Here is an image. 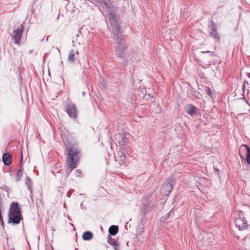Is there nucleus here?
Here are the masks:
<instances>
[{
  "mask_svg": "<svg viewBox=\"0 0 250 250\" xmlns=\"http://www.w3.org/2000/svg\"><path fill=\"white\" fill-rule=\"evenodd\" d=\"M117 44L116 46V55L117 59L124 65L128 63L136 62L138 59V55L135 52H131V54L127 50V47L125 44L123 36L119 38H115Z\"/></svg>",
  "mask_w": 250,
  "mask_h": 250,
  "instance_id": "nucleus-1",
  "label": "nucleus"
},
{
  "mask_svg": "<svg viewBox=\"0 0 250 250\" xmlns=\"http://www.w3.org/2000/svg\"><path fill=\"white\" fill-rule=\"evenodd\" d=\"M62 139L63 140L64 144L66 146V149L68 150V154L67 156V166L70 169L69 171L67 174L68 177L71 171L75 168L77 167V162L79 159L80 151L78 148L75 146H71L67 139L65 138V136L62 135Z\"/></svg>",
  "mask_w": 250,
  "mask_h": 250,
  "instance_id": "nucleus-2",
  "label": "nucleus"
},
{
  "mask_svg": "<svg viewBox=\"0 0 250 250\" xmlns=\"http://www.w3.org/2000/svg\"><path fill=\"white\" fill-rule=\"evenodd\" d=\"M22 219L21 211L19 204L17 202H12L9 209L8 223L18 225Z\"/></svg>",
  "mask_w": 250,
  "mask_h": 250,
  "instance_id": "nucleus-3",
  "label": "nucleus"
},
{
  "mask_svg": "<svg viewBox=\"0 0 250 250\" xmlns=\"http://www.w3.org/2000/svg\"><path fill=\"white\" fill-rule=\"evenodd\" d=\"M108 17L115 38H119V36H122L123 34L121 30L120 26L117 21L116 16L113 13H110Z\"/></svg>",
  "mask_w": 250,
  "mask_h": 250,
  "instance_id": "nucleus-4",
  "label": "nucleus"
},
{
  "mask_svg": "<svg viewBox=\"0 0 250 250\" xmlns=\"http://www.w3.org/2000/svg\"><path fill=\"white\" fill-rule=\"evenodd\" d=\"M238 215V217L235 221L236 227L240 230L247 229L248 226L247 221L245 219L242 213L240 212Z\"/></svg>",
  "mask_w": 250,
  "mask_h": 250,
  "instance_id": "nucleus-5",
  "label": "nucleus"
},
{
  "mask_svg": "<svg viewBox=\"0 0 250 250\" xmlns=\"http://www.w3.org/2000/svg\"><path fill=\"white\" fill-rule=\"evenodd\" d=\"M65 111L70 117L74 119L77 118L78 111L75 104L71 102L68 103L66 104Z\"/></svg>",
  "mask_w": 250,
  "mask_h": 250,
  "instance_id": "nucleus-6",
  "label": "nucleus"
},
{
  "mask_svg": "<svg viewBox=\"0 0 250 250\" xmlns=\"http://www.w3.org/2000/svg\"><path fill=\"white\" fill-rule=\"evenodd\" d=\"M24 26L21 24L19 28L14 30V36L13 38L14 40V43L16 44H20L21 37L23 32Z\"/></svg>",
  "mask_w": 250,
  "mask_h": 250,
  "instance_id": "nucleus-7",
  "label": "nucleus"
},
{
  "mask_svg": "<svg viewBox=\"0 0 250 250\" xmlns=\"http://www.w3.org/2000/svg\"><path fill=\"white\" fill-rule=\"evenodd\" d=\"M172 190V184L169 182H165L161 189V193L164 196H168Z\"/></svg>",
  "mask_w": 250,
  "mask_h": 250,
  "instance_id": "nucleus-8",
  "label": "nucleus"
},
{
  "mask_svg": "<svg viewBox=\"0 0 250 250\" xmlns=\"http://www.w3.org/2000/svg\"><path fill=\"white\" fill-rule=\"evenodd\" d=\"M115 138L120 146L124 145L127 141V138L124 134L119 133L116 134L115 135Z\"/></svg>",
  "mask_w": 250,
  "mask_h": 250,
  "instance_id": "nucleus-9",
  "label": "nucleus"
},
{
  "mask_svg": "<svg viewBox=\"0 0 250 250\" xmlns=\"http://www.w3.org/2000/svg\"><path fill=\"white\" fill-rule=\"evenodd\" d=\"M197 111V108L194 105L191 104H188L187 105L186 112L189 115L193 116L196 113Z\"/></svg>",
  "mask_w": 250,
  "mask_h": 250,
  "instance_id": "nucleus-10",
  "label": "nucleus"
},
{
  "mask_svg": "<svg viewBox=\"0 0 250 250\" xmlns=\"http://www.w3.org/2000/svg\"><path fill=\"white\" fill-rule=\"evenodd\" d=\"M2 162L6 166H9L12 162L11 157L8 153H5L2 157Z\"/></svg>",
  "mask_w": 250,
  "mask_h": 250,
  "instance_id": "nucleus-11",
  "label": "nucleus"
},
{
  "mask_svg": "<svg viewBox=\"0 0 250 250\" xmlns=\"http://www.w3.org/2000/svg\"><path fill=\"white\" fill-rule=\"evenodd\" d=\"M107 243L109 245L112 246L115 250H119V249H118L119 244L118 243V242L114 239H113L111 237L108 236Z\"/></svg>",
  "mask_w": 250,
  "mask_h": 250,
  "instance_id": "nucleus-12",
  "label": "nucleus"
},
{
  "mask_svg": "<svg viewBox=\"0 0 250 250\" xmlns=\"http://www.w3.org/2000/svg\"><path fill=\"white\" fill-rule=\"evenodd\" d=\"M119 227L118 226L112 225L108 229L109 233L112 236L115 235L118 232Z\"/></svg>",
  "mask_w": 250,
  "mask_h": 250,
  "instance_id": "nucleus-13",
  "label": "nucleus"
},
{
  "mask_svg": "<svg viewBox=\"0 0 250 250\" xmlns=\"http://www.w3.org/2000/svg\"><path fill=\"white\" fill-rule=\"evenodd\" d=\"M115 158L117 159L116 160L124 163L125 162L126 156L123 152H118L117 156H115Z\"/></svg>",
  "mask_w": 250,
  "mask_h": 250,
  "instance_id": "nucleus-14",
  "label": "nucleus"
},
{
  "mask_svg": "<svg viewBox=\"0 0 250 250\" xmlns=\"http://www.w3.org/2000/svg\"><path fill=\"white\" fill-rule=\"evenodd\" d=\"M93 237V234L91 232L87 231L83 233L82 238L84 240H90Z\"/></svg>",
  "mask_w": 250,
  "mask_h": 250,
  "instance_id": "nucleus-15",
  "label": "nucleus"
},
{
  "mask_svg": "<svg viewBox=\"0 0 250 250\" xmlns=\"http://www.w3.org/2000/svg\"><path fill=\"white\" fill-rule=\"evenodd\" d=\"M75 60V52L73 50H71L69 53L68 57V61L72 62Z\"/></svg>",
  "mask_w": 250,
  "mask_h": 250,
  "instance_id": "nucleus-16",
  "label": "nucleus"
},
{
  "mask_svg": "<svg viewBox=\"0 0 250 250\" xmlns=\"http://www.w3.org/2000/svg\"><path fill=\"white\" fill-rule=\"evenodd\" d=\"M244 146L246 147L247 150L246 160L248 164L250 165V147L247 145H244Z\"/></svg>",
  "mask_w": 250,
  "mask_h": 250,
  "instance_id": "nucleus-17",
  "label": "nucleus"
},
{
  "mask_svg": "<svg viewBox=\"0 0 250 250\" xmlns=\"http://www.w3.org/2000/svg\"><path fill=\"white\" fill-rule=\"evenodd\" d=\"M210 36L216 40H219L220 39L219 35L217 33V30H211L210 32Z\"/></svg>",
  "mask_w": 250,
  "mask_h": 250,
  "instance_id": "nucleus-18",
  "label": "nucleus"
},
{
  "mask_svg": "<svg viewBox=\"0 0 250 250\" xmlns=\"http://www.w3.org/2000/svg\"><path fill=\"white\" fill-rule=\"evenodd\" d=\"M22 167H21V168L18 170V171L17 174V181H19L21 179V176L23 174V169H22Z\"/></svg>",
  "mask_w": 250,
  "mask_h": 250,
  "instance_id": "nucleus-19",
  "label": "nucleus"
},
{
  "mask_svg": "<svg viewBox=\"0 0 250 250\" xmlns=\"http://www.w3.org/2000/svg\"><path fill=\"white\" fill-rule=\"evenodd\" d=\"M25 184L27 186L28 189L31 190V186L32 185V181L29 177H26L25 179Z\"/></svg>",
  "mask_w": 250,
  "mask_h": 250,
  "instance_id": "nucleus-20",
  "label": "nucleus"
},
{
  "mask_svg": "<svg viewBox=\"0 0 250 250\" xmlns=\"http://www.w3.org/2000/svg\"><path fill=\"white\" fill-rule=\"evenodd\" d=\"M209 27L211 28V30H217V26L213 21H211Z\"/></svg>",
  "mask_w": 250,
  "mask_h": 250,
  "instance_id": "nucleus-21",
  "label": "nucleus"
},
{
  "mask_svg": "<svg viewBox=\"0 0 250 250\" xmlns=\"http://www.w3.org/2000/svg\"><path fill=\"white\" fill-rule=\"evenodd\" d=\"M201 53L202 54H205V53H208L209 54V55L210 56V57H213L214 56V52H212V51H202L201 52Z\"/></svg>",
  "mask_w": 250,
  "mask_h": 250,
  "instance_id": "nucleus-22",
  "label": "nucleus"
},
{
  "mask_svg": "<svg viewBox=\"0 0 250 250\" xmlns=\"http://www.w3.org/2000/svg\"><path fill=\"white\" fill-rule=\"evenodd\" d=\"M175 180V178L174 177L171 176L168 178L166 182H169L170 183H172Z\"/></svg>",
  "mask_w": 250,
  "mask_h": 250,
  "instance_id": "nucleus-23",
  "label": "nucleus"
},
{
  "mask_svg": "<svg viewBox=\"0 0 250 250\" xmlns=\"http://www.w3.org/2000/svg\"><path fill=\"white\" fill-rule=\"evenodd\" d=\"M102 1L106 7H108L109 6V0H102Z\"/></svg>",
  "mask_w": 250,
  "mask_h": 250,
  "instance_id": "nucleus-24",
  "label": "nucleus"
},
{
  "mask_svg": "<svg viewBox=\"0 0 250 250\" xmlns=\"http://www.w3.org/2000/svg\"><path fill=\"white\" fill-rule=\"evenodd\" d=\"M206 88H207L206 92H207V94L208 95L211 96L212 94L211 89L209 87H207Z\"/></svg>",
  "mask_w": 250,
  "mask_h": 250,
  "instance_id": "nucleus-25",
  "label": "nucleus"
},
{
  "mask_svg": "<svg viewBox=\"0 0 250 250\" xmlns=\"http://www.w3.org/2000/svg\"><path fill=\"white\" fill-rule=\"evenodd\" d=\"M172 210H170L167 214V215H166L165 217H164L163 218L164 219L167 220V218L169 217L170 215L171 214V212H172Z\"/></svg>",
  "mask_w": 250,
  "mask_h": 250,
  "instance_id": "nucleus-26",
  "label": "nucleus"
},
{
  "mask_svg": "<svg viewBox=\"0 0 250 250\" xmlns=\"http://www.w3.org/2000/svg\"><path fill=\"white\" fill-rule=\"evenodd\" d=\"M0 188L2 190H7L8 187L6 185H3L2 186H0Z\"/></svg>",
  "mask_w": 250,
  "mask_h": 250,
  "instance_id": "nucleus-27",
  "label": "nucleus"
},
{
  "mask_svg": "<svg viewBox=\"0 0 250 250\" xmlns=\"http://www.w3.org/2000/svg\"><path fill=\"white\" fill-rule=\"evenodd\" d=\"M9 191H10V189H9V188H8L7 190H5V191L7 193V197L8 198L10 197V196H9Z\"/></svg>",
  "mask_w": 250,
  "mask_h": 250,
  "instance_id": "nucleus-28",
  "label": "nucleus"
},
{
  "mask_svg": "<svg viewBox=\"0 0 250 250\" xmlns=\"http://www.w3.org/2000/svg\"><path fill=\"white\" fill-rule=\"evenodd\" d=\"M246 83V82L245 81V83L242 86V89H243V90L244 91L245 90V87H246V86H245V83Z\"/></svg>",
  "mask_w": 250,
  "mask_h": 250,
  "instance_id": "nucleus-29",
  "label": "nucleus"
},
{
  "mask_svg": "<svg viewBox=\"0 0 250 250\" xmlns=\"http://www.w3.org/2000/svg\"><path fill=\"white\" fill-rule=\"evenodd\" d=\"M81 207L82 209H84V207L83 206V203H82L81 204Z\"/></svg>",
  "mask_w": 250,
  "mask_h": 250,
  "instance_id": "nucleus-30",
  "label": "nucleus"
},
{
  "mask_svg": "<svg viewBox=\"0 0 250 250\" xmlns=\"http://www.w3.org/2000/svg\"><path fill=\"white\" fill-rule=\"evenodd\" d=\"M247 75L250 79V73H247Z\"/></svg>",
  "mask_w": 250,
  "mask_h": 250,
  "instance_id": "nucleus-31",
  "label": "nucleus"
},
{
  "mask_svg": "<svg viewBox=\"0 0 250 250\" xmlns=\"http://www.w3.org/2000/svg\"><path fill=\"white\" fill-rule=\"evenodd\" d=\"M56 49H57L59 51V53H60V50H59V49L58 48V47H56Z\"/></svg>",
  "mask_w": 250,
  "mask_h": 250,
  "instance_id": "nucleus-32",
  "label": "nucleus"
},
{
  "mask_svg": "<svg viewBox=\"0 0 250 250\" xmlns=\"http://www.w3.org/2000/svg\"><path fill=\"white\" fill-rule=\"evenodd\" d=\"M21 162H22V159H23V158H22V155H21Z\"/></svg>",
  "mask_w": 250,
  "mask_h": 250,
  "instance_id": "nucleus-33",
  "label": "nucleus"
},
{
  "mask_svg": "<svg viewBox=\"0 0 250 250\" xmlns=\"http://www.w3.org/2000/svg\"><path fill=\"white\" fill-rule=\"evenodd\" d=\"M77 171L78 172V173H80V170L79 169L77 170Z\"/></svg>",
  "mask_w": 250,
  "mask_h": 250,
  "instance_id": "nucleus-34",
  "label": "nucleus"
},
{
  "mask_svg": "<svg viewBox=\"0 0 250 250\" xmlns=\"http://www.w3.org/2000/svg\"><path fill=\"white\" fill-rule=\"evenodd\" d=\"M76 53V54H77V55H78V54H79V52H78V51H77V52H76V53Z\"/></svg>",
  "mask_w": 250,
  "mask_h": 250,
  "instance_id": "nucleus-35",
  "label": "nucleus"
},
{
  "mask_svg": "<svg viewBox=\"0 0 250 250\" xmlns=\"http://www.w3.org/2000/svg\"><path fill=\"white\" fill-rule=\"evenodd\" d=\"M83 96H84V95H85V92H83Z\"/></svg>",
  "mask_w": 250,
  "mask_h": 250,
  "instance_id": "nucleus-36",
  "label": "nucleus"
},
{
  "mask_svg": "<svg viewBox=\"0 0 250 250\" xmlns=\"http://www.w3.org/2000/svg\"><path fill=\"white\" fill-rule=\"evenodd\" d=\"M240 156H241V157L242 158L244 159V157H243V156H242L241 155H240Z\"/></svg>",
  "mask_w": 250,
  "mask_h": 250,
  "instance_id": "nucleus-37",
  "label": "nucleus"
},
{
  "mask_svg": "<svg viewBox=\"0 0 250 250\" xmlns=\"http://www.w3.org/2000/svg\"><path fill=\"white\" fill-rule=\"evenodd\" d=\"M0 199H1V197H0Z\"/></svg>",
  "mask_w": 250,
  "mask_h": 250,
  "instance_id": "nucleus-38",
  "label": "nucleus"
}]
</instances>
